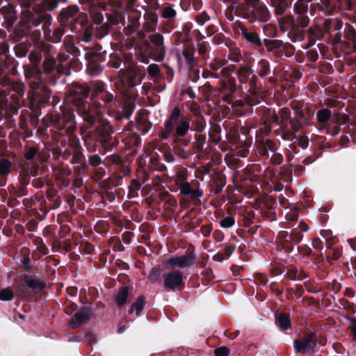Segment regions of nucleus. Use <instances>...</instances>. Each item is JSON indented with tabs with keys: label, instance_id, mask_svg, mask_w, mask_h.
I'll return each instance as SVG.
<instances>
[{
	"label": "nucleus",
	"instance_id": "nucleus-1",
	"mask_svg": "<svg viewBox=\"0 0 356 356\" xmlns=\"http://www.w3.org/2000/svg\"><path fill=\"white\" fill-rule=\"evenodd\" d=\"M191 119L181 115L179 107H175L168 118L165 122V128L160 134V138L163 140L170 136L180 138L185 136L190 129Z\"/></svg>",
	"mask_w": 356,
	"mask_h": 356
},
{
	"label": "nucleus",
	"instance_id": "nucleus-2",
	"mask_svg": "<svg viewBox=\"0 0 356 356\" xmlns=\"http://www.w3.org/2000/svg\"><path fill=\"white\" fill-rule=\"evenodd\" d=\"M241 14L250 22H266L270 18L268 8L260 0H245L241 6Z\"/></svg>",
	"mask_w": 356,
	"mask_h": 356
},
{
	"label": "nucleus",
	"instance_id": "nucleus-3",
	"mask_svg": "<svg viewBox=\"0 0 356 356\" xmlns=\"http://www.w3.org/2000/svg\"><path fill=\"white\" fill-rule=\"evenodd\" d=\"M79 115L84 121L93 124L102 113L99 104L95 102L88 104V102L76 107Z\"/></svg>",
	"mask_w": 356,
	"mask_h": 356
},
{
	"label": "nucleus",
	"instance_id": "nucleus-4",
	"mask_svg": "<svg viewBox=\"0 0 356 356\" xmlns=\"http://www.w3.org/2000/svg\"><path fill=\"white\" fill-rule=\"evenodd\" d=\"M317 339L312 333L306 334L302 339L293 341L296 353L311 355L316 350Z\"/></svg>",
	"mask_w": 356,
	"mask_h": 356
},
{
	"label": "nucleus",
	"instance_id": "nucleus-5",
	"mask_svg": "<svg viewBox=\"0 0 356 356\" xmlns=\"http://www.w3.org/2000/svg\"><path fill=\"white\" fill-rule=\"evenodd\" d=\"M238 78L241 83L248 84L249 90L253 95H257L259 88L257 86V75L253 70L248 66H242L238 70Z\"/></svg>",
	"mask_w": 356,
	"mask_h": 356
},
{
	"label": "nucleus",
	"instance_id": "nucleus-6",
	"mask_svg": "<svg viewBox=\"0 0 356 356\" xmlns=\"http://www.w3.org/2000/svg\"><path fill=\"white\" fill-rule=\"evenodd\" d=\"M290 114L291 111L289 108H282L278 115H275L274 121L277 125L286 131H296L298 129V123L296 121L291 120Z\"/></svg>",
	"mask_w": 356,
	"mask_h": 356
},
{
	"label": "nucleus",
	"instance_id": "nucleus-7",
	"mask_svg": "<svg viewBox=\"0 0 356 356\" xmlns=\"http://www.w3.org/2000/svg\"><path fill=\"white\" fill-rule=\"evenodd\" d=\"M89 92L90 88L87 85H75L70 91L68 101L78 107L86 102Z\"/></svg>",
	"mask_w": 356,
	"mask_h": 356
},
{
	"label": "nucleus",
	"instance_id": "nucleus-8",
	"mask_svg": "<svg viewBox=\"0 0 356 356\" xmlns=\"http://www.w3.org/2000/svg\"><path fill=\"white\" fill-rule=\"evenodd\" d=\"M121 81L129 88H132L140 83L142 76L138 69L131 67L127 70L121 69L119 72Z\"/></svg>",
	"mask_w": 356,
	"mask_h": 356
},
{
	"label": "nucleus",
	"instance_id": "nucleus-9",
	"mask_svg": "<svg viewBox=\"0 0 356 356\" xmlns=\"http://www.w3.org/2000/svg\"><path fill=\"white\" fill-rule=\"evenodd\" d=\"M343 23L339 18L326 19L323 22V29L325 33L334 37L335 42H339L341 40V29Z\"/></svg>",
	"mask_w": 356,
	"mask_h": 356
},
{
	"label": "nucleus",
	"instance_id": "nucleus-10",
	"mask_svg": "<svg viewBox=\"0 0 356 356\" xmlns=\"http://www.w3.org/2000/svg\"><path fill=\"white\" fill-rule=\"evenodd\" d=\"M183 284V274L179 270L170 271L164 277L163 285L168 290L180 288Z\"/></svg>",
	"mask_w": 356,
	"mask_h": 356
},
{
	"label": "nucleus",
	"instance_id": "nucleus-11",
	"mask_svg": "<svg viewBox=\"0 0 356 356\" xmlns=\"http://www.w3.org/2000/svg\"><path fill=\"white\" fill-rule=\"evenodd\" d=\"M38 154V149L36 147H31L25 152L24 157L27 161L22 165V170L25 175H35L38 169V165L33 162V159Z\"/></svg>",
	"mask_w": 356,
	"mask_h": 356
},
{
	"label": "nucleus",
	"instance_id": "nucleus-12",
	"mask_svg": "<svg viewBox=\"0 0 356 356\" xmlns=\"http://www.w3.org/2000/svg\"><path fill=\"white\" fill-rule=\"evenodd\" d=\"M194 262V257L189 254H185L179 257H174L166 260V264L170 267L175 268H184L190 266Z\"/></svg>",
	"mask_w": 356,
	"mask_h": 356
},
{
	"label": "nucleus",
	"instance_id": "nucleus-13",
	"mask_svg": "<svg viewBox=\"0 0 356 356\" xmlns=\"http://www.w3.org/2000/svg\"><path fill=\"white\" fill-rule=\"evenodd\" d=\"M149 40L154 46L156 60H161L165 55L163 36L160 33H156L149 36Z\"/></svg>",
	"mask_w": 356,
	"mask_h": 356
},
{
	"label": "nucleus",
	"instance_id": "nucleus-14",
	"mask_svg": "<svg viewBox=\"0 0 356 356\" xmlns=\"http://www.w3.org/2000/svg\"><path fill=\"white\" fill-rule=\"evenodd\" d=\"M241 34L243 38L248 42L255 46H261V40L259 35L252 29L245 26H240Z\"/></svg>",
	"mask_w": 356,
	"mask_h": 356
},
{
	"label": "nucleus",
	"instance_id": "nucleus-15",
	"mask_svg": "<svg viewBox=\"0 0 356 356\" xmlns=\"http://www.w3.org/2000/svg\"><path fill=\"white\" fill-rule=\"evenodd\" d=\"M90 316V311L87 308H82L72 317L70 326L74 329L83 323L86 322Z\"/></svg>",
	"mask_w": 356,
	"mask_h": 356
},
{
	"label": "nucleus",
	"instance_id": "nucleus-16",
	"mask_svg": "<svg viewBox=\"0 0 356 356\" xmlns=\"http://www.w3.org/2000/svg\"><path fill=\"white\" fill-rule=\"evenodd\" d=\"M178 188L180 191V195L183 196L200 198L203 195V191L202 190H200L199 188H193L191 184L188 181L184 184Z\"/></svg>",
	"mask_w": 356,
	"mask_h": 356
},
{
	"label": "nucleus",
	"instance_id": "nucleus-17",
	"mask_svg": "<svg viewBox=\"0 0 356 356\" xmlns=\"http://www.w3.org/2000/svg\"><path fill=\"white\" fill-rule=\"evenodd\" d=\"M161 17L169 22L174 20L177 16L175 6L171 3H165L160 9Z\"/></svg>",
	"mask_w": 356,
	"mask_h": 356
},
{
	"label": "nucleus",
	"instance_id": "nucleus-18",
	"mask_svg": "<svg viewBox=\"0 0 356 356\" xmlns=\"http://www.w3.org/2000/svg\"><path fill=\"white\" fill-rule=\"evenodd\" d=\"M58 0H42L40 3L35 4L33 7V10L35 11L40 10V12H51L56 9L58 6Z\"/></svg>",
	"mask_w": 356,
	"mask_h": 356
},
{
	"label": "nucleus",
	"instance_id": "nucleus-19",
	"mask_svg": "<svg viewBox=\"0 0 356 356\" xmlns=\"http://www.w3.org/2000/svg\"><path fill=\"white\" fill-rule=\"evenodd\" d=\"M181 62L186 64L188 70L193 68L194 65V50L190 47H185L183 50L182 56L180 57Z\"/></svg>",
	"mask_w": 356,
	"mask_h": 356
},
{
	"label": "nucleus",
	"instance_id": "nucleus-20",
	"mask_svg": "<svg viewBox=\"0 0 356 356\" xmlns=\"http://www.w3.org/2000/svg\"><path fill=\"white\" fill-rule=\"evenodd\" d=\"M227 81L228 86L226 83L223 82L222 84V87L220 89V91L221 92L223 90H225L227 88H229V93L222 95L221 98L224 102L229 104H232L233 102L232 94L235 90V85L234 81L233 80L229 79Z\"/></svg>",
	"mask_w": 356,
	"mask_h": 356
},
{
	"label": "nucleus",
	"instance_id": "nucleus-21",
	"mask_svg": "<svg viewBox=\"0 0 356 356\" xmlns=\"http://www.w3.org/2000/svg\"><path fill=\"white\" fill-rule=\"evenodd\" d=\"M281 29L284 32L292 31L296 26V22L293 17L284 16L278 19Z\"/></svg>",
	"mask_w": 356,
	"mask_h": 356
},
{
	"label": "nucleus",
	"instance_id": "nucleus-22",
	"mask_svg": "<svg viewBox=\"0 0 356 356\" xmlns=\"http://www.w3.org/2000/svg\"><path fill=\"white\" fill-rule=\"evenodd\" d=\"M275 323L281 330H288L291 327L289 316L286 314L277 315L275 316Z\"/></svg>",
	"mask_w": 356,
	"mask_h": 356
},
{
	"label": "nucleus",
	"instance_id": "nucleus-23",
	"mask_svg": "<svg viewBox=\"0 0 356 356\" xmlns=\"http://www.w3.org/2000/svg\"><path fill=\"white\" fill-rule=\"evenodd\" d=\"M129 296V291L127 287H121L115 296V300L119 307L124 305Z\"/></svg>",
	"mask_w": 356,
	"mask_h": 356
},
{
	"label": "nucleus",
	"instance_id": "nucleus-24",
	"mask_svg": "<svg viewBox=\"0 0 356 356\" xmlns=\"http://www.w3.org/2000/svg\"><path fill=\"white\" fill-rule=\"evenodd\" d=\"M144 306L145 298L144 296H140L137 298L136 301L131 305L129 313L131 314L134 312V311H136V314L137 316H138L141 311L143 309Z\"/></svg>",
	"mask_w": 356,
	"mask_h": 356
},
{
	"label": "nucleus",
	"instance_id": "nucleus-25",
	"mask_svg": "<svg viewBox=\"0 0 356 356\" xmlns=\"http://www.w3.org/2000/svg\"><path fill=\"white\" fill-rule=\"evenodd\" d=\"M332 112L327 108L321 109L316 113V119L322 124H326L331 118Z\"/></svg>",
	"mask_w": 356,
	"mask_h": 356
},
{
	"label": "nucleus",
	"instance_id": "nucleus-26",
	"mask_svg": "<svg viewBox=\"0 0 356 356\" xmlns=\"http://www.w3.org/2000/svg\"><path fill=\"white\" fill-rule=\"evenodd\" d=\"M12 163L7 159H0V175L7 177L11 172Z\"/></svg>",
	"mask_w": 356,
	"mask_h": 356
},
{
	"label": "nucleus",
	"instance_id": "nucleus-27",
	"mask_svg": "<svg viewBox=\"0 0 356 356\" xmlns=\"http://www.w3.org/2000/svg\"><path fill=\"white\" fill-rule=\"evenodd\" d=\"M270 72V64L266 60H261L258 62L257 73L260 76H265Z\"/></svg>",
	"mask_w": 356,
	"mask_h": 356
},
{
	"label": "nucleus",
	"instance_id": "nucleus-28",
	"mask_svg": "<svg viewBox=\"0 0 356 356\" xmlns=\"http://www.w3.org/2000/svg\"><path fill=\"white\" fill-rule=\"evenodd\" d=\"M65 119L64 121L66 122V125H67V131H72L74 129V114L72 111L67 110L65 113Z\"/></svg>",
	"mask_w": 356,
	"mask_h": 356
},
{
	"label": "nucleus",
	"instance_id": "nucleus-29",
	"mask_svg": "<svg viewBox=\"0 0 356 356\" xmlns=\"http://www.w3.org/2000/svg\"><path fill=\"white\" fill-rule=\"evenodd\" d=\"M174 181L178 186H181L188 181V174L186 170L178 171L174 177Z\"/></svg>",
	"mask_w": 356,
	"mask_h": 356
},
{
	"label": "nucleus",
	"instance_id": "nucleus-30",
	"mask_svg": "<svg viewBox=\"0 0 356 356\" xmlns=\"http://www.w3.org/2000/svg\"><path fill=\"white\" fill-rule=\"evenodd\" d=\"M264 45L266 47L268 51H273L275 49H278L281 47V42L278 40L264 39Z\"/></svg>",
	"mask_w": 356,
	"mask_h": 356
},
{
	"label": "nucleus",
	"instance_id": "nucleus-31",
	"mask_svg": "<svg viewBox=\"0 0 356 356\" xmlns=\"http://www.w3.org/2000/svg\"><path fill=\"white\" fill-rule=\"evenodd\" d=\"M105 91L104 84L101 81H96L92 83V95L99 97Z\"/></svg>",
	"mask_w": 356,
	"mask_h": 356
},
{
	"label": "nucleus",
	"instance_id": "nucleus-32",
	"mask_svg": "<svg viewBox=\"0 0 356 356\" xmlns=\"http://www.w3.org/2000/svg\"><path fill=\"white\" fill-rule=\"evenodd\" d=\"M295 11L297 14H307L308 11L307 3L298 0L295 5Z\"/></svg>",
	"mask_w": 356,
	"mask_h": 356
},
{
	"label": "nucleus",
	"instance_id": "nucleus-33",
	"mask_svg": "<svg viewBox=\"0 0 356 356\" xmlns=\"http://www.w3.org/2000/svg\"><path fill=\"white\" fill-rule=\"evenodd\" d=\"M13 296V292L9 288H5L0 291V300L2 301L11 300Z\"/></svg>",
	"mask_w": 356,
	"mask_h": 356
},
{
	"label": "nucleus",
	"instance_id": "nucleus-34",
	"mask_svg": "<svg viewBox=\"0 0 356 356\" xmlns=\"http://www.w3.org/2000/svg\"><path fill=\"white\" fill-rule=\"evenodd\" d=\"M235 223V220L233 216H227L220 222V225L222 228H229L232 227Z\"/></svg>",
	"mask_w": 356,
	"mask_h": 356
},
{
	"label": "nucleus",
	"instance_id": "nucleus-35",
	"mask_svg": "<svg viewBox=\"0 0 356 356\" xmlns=\"http://www.w3.org/2000/svg\"><path fill=\"white\" fill-rule=\"evenodd\" d=\"M26 284L29 287L35 289H42L44 287V284L35 279H29L26 280Z\"/></svg>",
	"mask_w": 356,
	"mask_h": 356
},
{
	"label": "nucleus",
	"instance_id": "nucleus-36",
	"mask_svg": "<svg viewBox=\"0 0 356 356\" xmlns=\"http://www.w3.org/2000/svg\"><path fill=\"white\" fill-rule=\"evenodd\" d=\"M32 10L35 13V16L31 12V10H29V12L31 13H30L31 19L33 20V22L31 23V22H29V26H31V25H33V26L38 25L40 23L39 19L42 17V15L40 13H40V10L35 11L33 9H32Z\"/></svg>",
	"mask_w": 356,
	"mask_h": 356
},
{
	"label": "nucleus",
	"instance_id": "nucleus-37",
	"mask_svg": "<svg viewBox=\"0 0 356 356\" xmlns=\"http://www.w3.org/2000/svg\"><path fill=\"white\" fill-rule=\"evenodd\" d=\"M32 10L35 13V16L31 12V10H29V12L31 13H30L31 19L33 20V22L31 23V22H29V26H31V25H33V26L38 25L40 23L39 19L42 17V15L40 13H40V10L35 11L33 9H32Z\"/></svg>",
	"mask_w": 356,
	"mask_h": 356
},
{
	"label": "nucleus",
	"instance_id": "nucleus-38",
	"mask_svg": "<svg viewBox=\"0 0 356 356\" xmlns=\"http://www.w3.org/2000/svg\"><path fill=\"white\" fill-rule=\"evenodd\" d=\"M298 25L301 27H306L309 24V19L307 14H298Z\"/></svg>",
	"mask_w": 356,
	"mask_h": 356
},
{
	"label": "nucleus",
	"instance_id": "nucleus-39",
	"mask_svg": "<svg viewBox=\"0 0 356 356\" xmlns=\"http://www.w3.org/2000/svg\"><path fill=\"white\" fill-rule=\"evenodd\" d=\"M55 67V61L54 59H47L44 62L43 68L46 73L51 72Z\"/></svg>",
	"mask_w": 356,
	"mask_h": 356
},
{
	"label": "nucleus",
	"instance_id": "nucleus-40",
	"mask_svg": "<svg viewBox=\"0 0 356 356\" xmlns=\"http://www.w3.org/2000/svg\"><path fill=\"white\" fill-rule=\"evenodd\" d=\"M272 4L275 8V12L277 15H282L286 8V5L284 1H281L278 6L275 5L274 2H272Z\"/></svg>",
	"mask_w": 356,
	"mask_h": 356
},
{
	"label": "nucleus",
	"instance_id": "nucleus-41",
	"mask_svg": "<svg viewBox=\"0 0 356 356\" xmlns=\"http://www.w3.org/2000/svg\"><path fill=\"white\" fill-rule=\"evenodd\" d=\"M149 76L152 77H157L160 74V70L158 65L151 64L147 67Z\"/></svg>",
	"mask_w": 356,
	"mask_h": 356
},
{
	"label": "nucleus",
	"instance_id": "nucleus-42",
	"mask_svg": "<svg viewBox=\"0 0 356 356\" xmlns=\"http://www.w3.org/2000/svg\"><path fill=\"white\" fill-rule=\"evenodd\" d=\"M349 321L348 330L353 337V339L356 341V318H350Z\"/></svg>",
	"mask_w": 356,
	"mask_h": 356
},
{
	"label": "nucleus",
	"instance_id": "nucleus-43",
	"mask_svg": "<svg viewBox=\"0 0 356 356\" xmlns=\"http://www.w3.org/2000/svg\"><path fill=\"white\" fill-rule=\"evenodd\" d=\"M194 131L196 132H202L204 129V122L201 118H197L194 122Z\"/></svg>",
	"mask_w": 356,
	"mask_h": 356
},
{
	"label": "nucleus",
	"instance_id": "nucleus-44",
	"mask_svg": "<svg viewBox=\"0 0 356 356\" xmlns=\"http://www.w3.org/2000/svg\"><path fill=\"white\" fill-rule=\"evenodd\" d=\"M89 163L92 166H97L102 163V159L98 154L89 156Z\"/></svg>",
	"mask_w": 356,
	"mask_h": 356
},
{
	"label": "nucleus",
	"instance_id": "nucleus-45",
	"mask_svg": "<svg viewBox=\"0 0 356 356\" xmlns=\"http://www.w3.org/2000/svg\"><path fill=\"white\" fill-rule=\"evenodd\" d=\"M209 19V16L204 12L197 15L196 18L197 22L200 25L204 24Z\"/></svg>",
	"mask_w": 356,
	"mask_h": 356
},
{
	"label": "nucleus",
	"instance_id": "nucleus-46",
	"mask_svg": "<svg viewBox=\"0 0 356 356\" xmlns=\"http://www.w3.org/2000/svg\"><path fill=\"white\" fill-rule=\"evenodd\" d=\"M229 353V350L225 346H222L215 350L216 356H228Z\"/></svg>",
	"mask_w": 356,
	"mask_h": 356
},
{
	"label": "nucleus",
	"instance_id": "nucleus-47",
	"mask_svg": "<svg viewBox=\"0 0 356 356\" xmlns=\"http://www.w3.org/2000/svg\"><path fill=\"white\" fill-rule=\"evenodd\" d=\"M78 13V8H70L67 10L63 12V14L65 15L66 17H73Z\"/></svg>",
	"mask_w": 356,
	"mask_h": 356
},
{
	"label": "nucleus",
	"instance_id": "nucleus-48",
	"mask_svg": "<svg viewBox=\"0 0 356 356\" xmlns=\"http://www.w3.org/2000/svg\"><path fill=\"white\" fill-rule=\"evenodd\" d=\"M140 188V182L136 179H133L131 182V185L129 186V190L131 191L133 193H137Z\"/></svg>",
	"mask_w": 356,
	"mask_h": 356
},
{
	"label": "nucleus",
	"instance_id": "nucleus-49",
	"mask_svg": "<svg viewBox=\"0 0 356 356\" xmlns=\"http://www.w3.org/2000/svg\"><path fill=\"white\" fill-rule=\"evenodd\" d=\"M212 231V226L210 224L204 225L201 227V232L204 236L210 235Z\"/></svg>",
	"mask_w": 356,
	"mask_h": 356
},
{
	"label": "nucleus",
	"instance_id": "nucleus-50",
	"mask_svg": "<svg viewBox=\"0 0 356 356\" xmlns=\"http://www.w3.org/2000/svg\"><path fill=\"white\" fill-rule=\"evenodd\" d=\"M99 98L105 102H109L113 99V96L111 93L105 90L103 94L99 97Z\"/></svg>",
	"mask_w": 356,
	"mask_h": 356
},
{
	"label": "nucleus",
	"instance_id": "nucleus-51",
	"mask_svg": "<svg viewBox=\"0 0 356 356\" xmlns=\"http://www.w3.org/2000/svg\"><path fill=\"white\" fill-rule=\"evenodd\" d=\"M213 237L216 241L220 242L224 238V234L220 230H216L213 233Z\"/></svg>",
	"mask_w": 356,
	"mask_h": 356
},
{
	"label": "nucleus",
	"instance_id": "nucleus-52",
	"mask_svg": "<svg viewBox=\"0 0 356 356\" xmlns=\"http://www.w3.org/2000/svg\"><path fill=\"white\" fill-rule=\"evenodd\" d=\"M309 141L308 139L305 136H301L299 138V145L302 149H306L308 147Z\"/></svg>",
	"mask_w": 356,
	"mask_h": 356
},
{
	"label": "nucleus",
	"instance_id": "nucleus-53",
	"mask_svg": "<svg viewBox=\"0 0 356 356\" xmlns=\"http://www.w3.org/2000/svg\"><path fill=\"white\" fill-rule=\"evenodd\" d=\"M110 64L112 67L118 69L121 67L122 62L120 59L115 58V59L111 60Z\"/></svg>",
	"mask_w": 356,
	"mask_h": 356
},
{
	"label": "nucleus",
	"instance_id": "nucleus-54",
	"mask_svg": "<svg viewBox=\"0 0 356 356\" xmlns=\"http://www.w3.org/2000/svg\"><path fill=\"white\" fill-rule=\"evenodd\" d=\"M35 73V69L32 68H25L24 69V74L26 78L27 79H31L33 77V74Z\"/></svg>",
	"mask_w": 356,
	"mask_h": 356
},
{
	"label": "nucleus",
	"instance_id": "nucleus-55",
	"mask_svg": "<svg viewBox=\"0 0 356 356\" xmlns=\"http://www.w3.org/2000/svg\"><path fill=\"white\" fill-rule=\"evenodd\" d=\"M272 160L274 163L280 164L282 161V158L280 154H275L274 156H272Z\"/></svg>",
	"mask_w": 356,
	"mask_h": 356
},
{
	"label": "nucleus",
	"instance_id": "nucleus-56",
	"mask_svg": "<svg viewBox=\"0 0 356 356\" xmlns=\"http://www.w3.org/2000/svg\"><path fill=\"white\" fill-rule=\"evenodd\" d=\"M198 51L200 54H204L207 52V47L204 44H198Z\"/></svg>",
	"mask_w": 356,
	"mask_h": 356
},
{
	"label": "nucleus",
	"instance_id": "nucleus-57",
	"mask_svg": "<svg viewBox=\"0 0 356 356\" xmlns=\"http://www.w3.org/2000/svg\"><path fill=\"white\" fill-rule=\"evenodd\" d=\"M291 239V240H293L296 243H300L302 240V235L298 234H294V235H291L290 236Z\"/></svg>",
	"mask_w": 356,
	"mask_h": 356
},
{
	"label": "nucleus",
	"instance_id": "nucleus-58",
	"mask_svg": "<svg viewBox=\"0 0 356 356\" xmlns=\"http://www.w3.org/2000/svg\"><path fill=\"white\" fill-rule=\"evenodd\" d=\"M275 145L272 141L268 140L266 144V147L268 148L271 152H274L275 150Z\"/></svg>",
	"mask_w": 356,
	"mask_h": 356
},
{
	"label": "nucleus",
	"instance_id": "nucleus-59",
	"mask_svg": "<svg viewBox=\"0 0 356 356\" xmlns=\"http://www.w3.org/2000/svg\"><path fill=\"white\" fill-rule=\"evenodd\" d=\"M135 1L136 0H127V7L129 10L133 9Z\"/></svg>",
	"mask_w": 356,
	"mask_h": 356
},
{
	"label": "nucleus",
	"instance_id": "nucleus-60",
	"mask_svg": "<svg viewBox=\"0 0 356 356\" xmlns=\"http://www.w3.org/2000/svg\"><path fill=\"white\" fill-rule=\"evenodd\" d=\"M299 227L302 232H307L309 229L307 225L302 221L300 223Z\"/></svg>",
	"mask_w": 356,
	"mask_h": 356
},
{
	"label": "nucleus",
	"instance_id": "nucleus-61",
	"mask_svg": "<svg viewBox=\"0 0 356 356\" xmlns=\"http://www.w3.org/2000/svg\"><path fill=\"white\" fill-rule=\"evenodd\" d=\"M157 276H158L157 274L152 273V274L149 275L148 279L149 280L150 282H154L157 279Z\"/></svg>",
	"mask_w": 356,
	"mask_h": 356
},
{
	"label": "nucleus",
	"instance_id": "nucleus-62",
	"mask_svg": "<svg viewBox=\"0 0 356 356\" xmlns=\"http://www.w3.org/2000/svg\"><path fill=\"white\" fill-rule=\"evenodd\" d=\"M39 85H40V80L38 79L37 82L36 81H32L30 83V86L32 88H37L39 87Z\"/></svg>",
	"mask_w": 356,
	"mask_h": 356
},
{
	"label": "nucleus",
	"instance_id": "nucleus-63",
	"mask_svg": "<svg viewBox=\"0 0 356 356\" xmlns=\"http://www.w3.org/2000/svg\"><path fill=\"white\" fill-rule=\"evenodd\" d=\"M349 243L350 245V247L353 251L356 250V243L353 240H349Z\"/></svg>",
	"mask_w": 356,
	"mask_h": 356
},
{
	"label": "nucleus",
	"instance_id": "nucleus-64",
	"mask_svg": "<svg viewBox=\"0 0 356 356\" xmlns=\"http://www.w3.org/2000/svg\"><path fill=\"white\" fill-rule=\"evenodd\" d=\"M102 123L104 125V130L106 133H108L111 131V127L108 124V123H106L105 122H102Z\"/></svg>",
	"mask_w": 356,
	"mask_h": 356
}]
</instances>
